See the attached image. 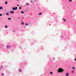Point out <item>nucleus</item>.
<instances>
[{
  "instance_id": "nucleus-1",
  "label": "nucleus",
  "mask_w": 76,
  "mask_h": 76,
  "mask_svg": "<svg viewBox=\"0 0 76 76\" xmlns=\"http://www.w3.org/2000/svg\"><path fill=\"white\" fill-rule=\"evenodd\" d=\"M64 71V69H62L61 68H60L58 71V73H59L60 72V73H61L62 72H63Z\"/></svg>"
},
{
  "instance_id": "nucleus-2",
  "label": "nucleus",
  "mask_w": 76,
  "mask_h": 76,
  "mask_svg": "<svg viewBox=\"0 0 76 76\" xmlns=\"http://www.w3.org/2000/svg\"><path fill=\"white\" fill-rule=\"evenodd\" d=\"M65 76H69V73L66 72L65 74Z\"/></svg>"
},
{
  "instance_id": "nucleus-3",
  "label": "nucleus",
  "mask_w": 76,
  "mask_h": 76,
  "mask_svg": "<svg viewBox=\"0 0 76 76\" xmlns=\"http://www.w3.org/2000/svg\"><path fill=\"white\" fill-rule=\"evenodd\" d=\"M10 13H12V14H13V13H14V11H10Z\"/></svg>"
},
{
  "instance_id": "nucleus-4",
  "label": "nucleus",
  "mask_w": 76,
  "mask_h": 76,
  "mask_svg": "<svg viewBox=\"0 0 76 76\" xmlns=\"http://www.w3.org/2000/svg\"><path fill=\"white\" fill-rule=\"evenodd\" d=\"M7 48H10V46L8 45L7 46Z\"/></svg>"
},
{
  "instance_id": "nucleus-5",
  "label": "nucleus",
  "mask_w": 76,
  "mask_h": 76,
  "mask_svg": "<svg viewBox=\"0 0 76 76\" xmlns=\"http://www.w3.org/2000/svg\"><path fill=\"white\" fill-rule=\"evenodd\" d=\"M1 9H3V7H0V10H1Z\"/></svg>"
},
{
  "instance_id": "nucleus-6",
  "label": "nucleus",
  "mask_w": 76,
  "mask_h": 76,
  "mask_svg": "<svg viewBox=\"0 0 76 76\" xmlns=\"http://www.w3.org/2000/svg\"><path fill=\"white\" fill-rule=\"evenodd\" d=\"M17 9H18V7H16L15 8V10H17Z\"/></svg>"
},
{
  "instance_id": "nucleus-7",
  "label": "nucleus",
  "mask_w": 76,
  "mask_h": 76,
  "mask_svg": "<svg viewBox=\"0 0 76 76\" xmlns=\"http://www.w3.org/2000/svg\"><path fill=\"white\" fill-rule=\"evenodd\" d=\"M74 72H75V71H74V70H73L72 71V73H74Z\"/></svg>"
},
{
  "instance_id": "nucleus-8",
  "label": "nucleus",
  "mask_w": 76,
  "mask_h": 76,
  "mask_svg": "<svg viewBox=\"0 0 76 76\" xmlns=\"http://www.w3.org/2000/svg\"><path fill=\"white\" fill-rule=\"evenodd\" d=\"M42 15V13H39V15Z\"/></svg>"
},
{
  "instance_id": "nucleus-9",
  "label": "nucleus",
  "mask_w": 76,
  "mask_h": 76,
  "mask_svg": "<svg viewBox=\"0 0 76 76\" xmlns=\"http://www.w3.org/2000/svg\"><path fill=\"white\" fill-rule=\"evenodd\" d=\"M21 24H22V25H24V23H23V22H22Z\"/></svg>"
},
{
  "instance_id": "nucleus-10",
  "label": "nucleus",
  "mask_w": 76,
  "mask_h": 76,
  "mask_svg": "<svg viewBox=\"0 0 76 76\" xmlns=\"http://www.w3.org/2000/svg\"><path fill=\"white\" fill-rule=\"evenodd\" d=\"M12 9L14 10H15V8L14 7L12 8Z\"/></svg>"
},
{
  "instance_id": "nucleus-11",
  "label": "nucleus",
  "mask_w": 76,
  "mask_h": 76,
  "mask_svg": "<svg viewBox=\"0 0 76 76\" xmlns=\"http://www.w3.org/2000/svg\"><path fill=\"white\" fill-rule=\"evenodd\" d=\"M6 15H9V14H8V13H7V12L6 13Z\"/></svg>"
},
{
  "instance_id": "nucleus-12",
  "label": "nucleus",
  "mask_w": 76,
  "mask_h": 76,
  "mask_svg": "<svg viewBox=\"0 0 76 76\" xmlns=\"http://www.w3.org/2000/svg\"><path fill=\"white\" fill-rule=\"evenodd\" d=\"M50 74L52 75V74H53V72H50Z\"/></svg>"
},
{
  "instance_id": "nucleus-13",
  "label": "nucleus",
  "mask_w": 76,
  "mask_h": 76,
  "mask_svg": "<svg viewBox=\"0 0 76 76\" xmlns=\"http://www.w3.org/2000/svg\"><path fill=\"white\" fill-rule=\"evenodd\" d=\"M63 20L64 22H66V20H65V19H63Z\"/></svg>"
},
{
  "instance_id": "nucleus-14",
  "label": "nucleus",
  "mask_w": 76,
  "mask_h": 76,
  "mask_svg": "<svg viewBox=\"0 0 76 76\" xmlns=\"http://www.w3.org/2000/svg\"><path fill=\"white\" fill-rule=\"evenodd\" d=\"M5 28H7V26H5Z\"/></svg>"
},
{
  "instance_id": "nucleus-15",
  "label": "nucleus",
  "mask_w": 76,
  "mask_h": 76,
  "mask_svg": "<svg viewBox=\"0 0 76 76\" xmlns=\"http://www.w3.org/2000/svg\"><path fill=\"white\" fill-rule=\"evenodd\" d=\"M21 13H22L23 14V13H24V12H23V11H22V12H21Z\"/></svg>"
},
{
  "instance_id": "nucleus-16",
  "label": "nucleus",
  "mask_w": 76,
  "mask_h": 76,
  "mask_svg": "<svg viewBox=\"0 0 76 76\" xmlns=\"http://www.w3.org/2000/svg\"><path fill=\"white\" fill-rule=\"evenodd\" d=\"M72 68L73 69H75V68L74 67H72Z\"/></svg>"
},
{
  "instance_id": "nucleus-17",
  "label": "nucleus",
  "mask_w": 76,
  "mask_h": 76,
  "mask_svg": "<svg viewBox=\"0 0 76 76\" xmlns=\"http://www.w3.org/2000/svg\"><path fill=\"white\" fill-rule=\"evenodd\" d=\"M5 4H7V2H5Z\"/></svg>"
},
{
  "instance_id": "nucleus-18",
  "label": "nucleus",
  "mask_w": 76,
  "mask_h": 76,
  "mask_svg": "<svg viewBox=\"0 0 76 76\" xmlns=\"http://www.w3.org/2000/svg\"><path fill=\"white\" fill-rule=\"evenodd\" d=\"M26 25H28V23H26L25 24Z\"/></svg>"
},
{
  "instance_id": "nucleus-19",
  "label": "nucleus",
  "mask_w": 76,
  "mask_h": 76,
  "mask_svg": "<svg viewBox=\"0 0 76 76\" xmlns=\"http://www.w3.org/2000/svg\"><path fill=\"white\" fill-rule=\"evenodd\" d=\"M19 9H21V7H19Z\"/></svg>"
},
{
  "instance_id": "nucleus-20",
  "label": "nucleus",
  "mask_w": 76,
  "mask_h": 76,
  "mask_svg": "<svg viewBox=\"0 0 76 76\" xmlns=\"http://www.w3.org/2000/svg\"><path fill=\"white\" fill-rule=\"evenodd\" d=\"M69 0V1H70V2H72V0Z\"/></svg>"
},
{
  "instance_id": "nucleus-21",
  "label": "nucleus",
  "mask_w": 76,
  "mask_h": 76,
  "mask_svg": "<svg viewBox=\"0 0 76 76\" xmlns=\"http://www.w3.org/2000/svg\"><path fill=\"white\" fill-rule=\"evenodd\" d=\"M2 16V14H0V16Z\"/></svg>"
},
{
  "instance_id": "nucleus-22",
  "label": "nucleus",
  "mask_w": 76,
  "mask_h": 76,
  "mask_svg": "<svg viewBox=\"0 0 76 76\" xmlns=\"http://www.w3.org/2000/svg\"><path fill=\"white\" fill-rule=\"evenodd\" d=\"M8 19H11V18H9Z\"/></svg>"
},
{
  "instance_id": "nucleus-23",
  "label": "nucleus",
  "mask_w": 76,
  "mask_h": 76,
  "mask_svg": "<svg viewBox=\"0 0 76 76\" xmlns=\"http://www.w3.org/2000/svg\"><path fill=\"white\" fill-rule=\"evenodd\" d=\"M74 60H75V61H76V58Z\"/></svg>"
},
{
  "instance_id": "nucleus-24",
  "label": "nucleus",
  "mask_w": 76,
  "mask_h": 76,
  "mask_svg": "<svg viewBox=\"0 0 76 76\" xmlns=\"http://www.w3.org/2000/svg\"><path fill=\"white\" fill-rule=\"evenodd\" d=\"M19 71H21V69H20L19 70Z\"/></svg>"
},
{
  "instance_id": "nucleus-25",
  "label": "nucleus",
  "mask_w": 76,
  "mask_h": 76,
  "mask_svg": "<svg viewBox=\"0 0 76 76\" xmlns=\"http://www.w3.org/2000/svg\"><path fill=\"white\" fill-rule=\"evenodd\" d=\"M27 5H29V3H28L27 4Z\"/></svg>"
},
{
  "instance_id": "nucleus-26",
  "label": "nucleus",
  "mask_w": 76,
  "mask_h": 76,
  "mask_svg": "<svg viewBox=\"0 0 76 76\" xmlns=\"http://www.w3.org/2000/svg\"><path fill=\"white\" fill-rule=\"evenodd\" d=\"M2 75H4V74L3 73H2Z\"/></svg>"
},
{
  "instance_id": "nucleus-27",
  "label": "nucleus",
  "mask_w": 76,
  "mask_h": 76,
  "mask_svg": "<svg viewBox=\"0 0 76 76\" xmlns=\"http://www.w3.org/2000/svg\"><path fill=\"white\" fill-rule=\"evenodd\" d=\"M17 6H19V5H17Z\"/></svg>"
},
{
  "instance_id": "nucleus-28",
  "label": "nucleus",
  "mask_w": 76,
  "mask_h": 76,
  "mask_svg": "<svg viewBox=\"0 0 76 76\" xmlns=\"http://www.w3.org/2000/svg\"><path fill=\"white\" fill-rule=\"evenodd\" d=\"M24 28H25V26H24Z\"/></svg>"
},
{
  "instance_id": "nucleus-29",
  "label": "nucleus",
  "mask_w": 76,
  "mask_h": 76,
  "mask_svg": "<svg viewBox=\"0 0 76 76\" xmlns=\"http://www.w3.org/2000/svg\"><path fill=\"white\" fill-rule=\"evenodd\" d=\"M31 2H32V1H31Z\"/></svg>"
},
{
  "instance_id": "nucleus-30",
  "label": "nucleus",
  "mask_w": 76,
  "mask_h": 76,
  "mask_svg": "<svg viewBox=\"0 0 76 76\" xmlns=\"http://www.w3.org/2000/svg\"><path fill=\"white\" fill-rule=\"evenodd\" d=\"M19 19H20V18H19Z\"/></svg>"
},
{
  "instance_id": "nucleus-31",
  "label": "nucleus",
  "mask_w": 76,
  "mask_h": 76,
  "mask_svg": "<svg viewBox=\"0 0 76 76\" xmlns=\"http://www.w3.org/2000/svg\"><path fill=\"white\" fill-rule=\"evenodd\" d=\"M53 59H54V58H53Z\"/></svg>"
}]
</instances>
